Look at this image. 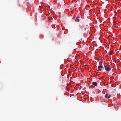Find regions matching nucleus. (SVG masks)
Instances as JSON below:
<instances>
[{
  "label": "nucleus",
  "instance_id": "7ed1b4c3",
  "mask_svg": "<svg viewBox=\"0 0 121 121\" xmlns=\"http://www.w3.org/2000/svg\"><path fill=\"white\" fill-rule=\"evenodd\" d=\"M103 67V66H102L100 65L98 66V68L97 70L99 71H101V68Z\"/></svg>",
  "mask_w": 121,
  "mask_h": 121
},
{
  "label": "nucleus",
  "instance_id": "6e6552de",
  "mask_svg": "<svg viewBox=\"0 0 121 121\" xmlns=\"http://www.w3.org/2000/svg\"><path fill=\"white\" fill-rule=\"evenodd\" d=\"M82 88V86H80L79 88V89L80 90L81 89V88Z\"/></svg>",
  "mask_w": 121,
  "mask_h": 121
},
{
  "label": "nucleus",
  "instance_id": "f257e3e1",
  "mask_svg": "<svg viewBox=\"0 0 121 121\" xmlns=\"http://www.w3.org/2000/svg\"><path fill=\"white\" fill-rule=\"evenodd\" d=\"M104 69L106 71L108 72H109L111 69V67L110 65H104Z\"/></svg>",
  "mask_w": 121,
  "mask_h": 121
},
{
  "label": "nucleus",
  "instance_id": "423d86ee",
  "mask_svg": "<svg viewBox=\"0 0 121 121\" xmlns=\"http://www.w3.org/2000/svg\"><path fill=\"white\" fill-rule=\"evenodd\" d=\"M109 53H110V54L111 55L112 54L113 52L110 50L109 51Z\"/></svg>",
  "mask_w": 121,
  "mask_h": 121
},
{
  "label": "nucleus",
  "instance_id": "0eeeda50",
  "mask_svg": "<svg viewBox=\"0 0 121 121\" xmlns=\"http://www.w3.org/2000/svg\"><path fill=\"white\" fill-rule=\"evenodd\" d=\"M80 27L81 29V30H82V26H80Z\"/></svg>",
  "mask_w": 121,
  "mask_h": 121
},
{
  "label": "nucleus",
  "instance_id": "39448f33",
  "mask_svg": "<svg viewBox=\"0 0 121 121\" xmlns=\"http://www.w3.org/2000/svg\"><path fill=\"white\" fill-rule=\"evenodd\" d=\"M92 84L93 86H96L97 85V83L95 82H93L92 83Z\"/></svg>",
  "mask_w": 121,
  "mask_h": 121
},
{
  "label": "nucleus",
  "instance_id": "20e7f679",
  "mask_svg": "<svg viewBox=\"0 0 121 121\" xmlns=\"http://www.w3.org/2000/svg\"><path fill=\"white\" fill-rule=\"evenodd\" d=\"M79 17H76V19H75V21L76 22H79Z\"/></svg>",
  "mask_w": 121,
  "mask_h": 121
},
{
  "label": "nucleus",
  "instance_id": "f03ea898",
  "mask_svg": "<svg viewBox=\"0 0 121 121\" xmlns=\"http://www.w3.org/2000/svg\"><path fill=\"white\" fill-rule=\"evenodd\" d=\"M111 96V95H110L109 94H106L105 96V98L107 99L109 98Z\"/></svg>",
  "mask_w": 121,
  "mask_h": 121
}]
</instances>
